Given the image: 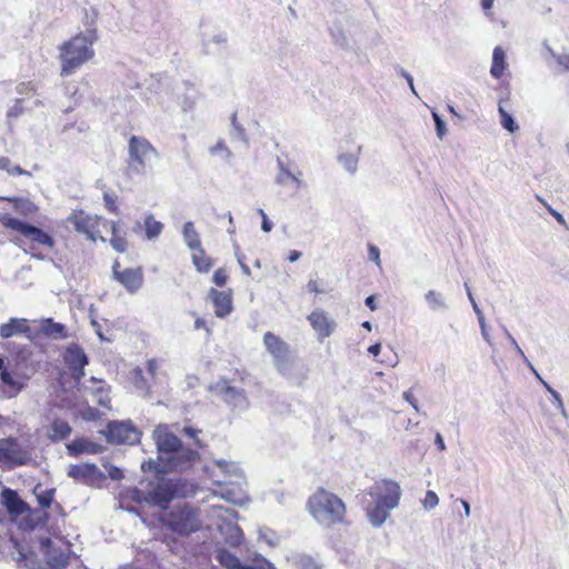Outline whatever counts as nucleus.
Instances as JSON below:
<instances>
[{
    "mask_svg": "<svg viewBox=\"0 0 569 569\" xmlns=\"http://www.w3.org/2000/svg\"><path fill=\"white\" fill-rule=\"evenodd\" d=\"M557 62L566 70L569 71V54L558 56Z\"/></svg>",
    "mask_w": 569,
    "mask_h": 569,
    "instance_id": "63",
    "label": "nucleus"
},
{
    "mask_svg": "<svg viewBox=\"0 0 569 569\" xmlns=\"http://www.w3.org/2000/svg\"><path fill=\"white\" fill-rule=\"evenodd\" d=\"M216 559L227 569H276L273 563L260 555L254 556L252 565H242L233 553L224 548L217 549Z\"/></svg>",
    "mask_w": 569,
    "mask_h": 569,
    "instance_id": "13",
    "label": "nucleus"
},
{
    "mask_svg": "<svg viewBox=\"0 0 569 569\" xmlns=\"http://www.w3.org/2000/svg\"><path fill=\"white\" fill-rule=\"evenodd\" d=\"M120 263L116 261L112 266L114 279L120 282L130 293H136L143 283V273L141 268H127L119 270Z\"/></svg>",
    "mask_w": 569,
    "mask_h": 569,
    "instance_id": "18",
    "label": "nucleus"
},
{
    "mask_svg": "<svg viewBox=\"0 0 569 569\" xmlns=\"http://www.w3.org/2000/svg\"><path fill=\"white\" fill-rule=\"evenodd\" d=\"M236 258L238 260V263L242 270V272L246 274V276H250L251 271H250V268L244 263L243 259H244V256L240 252L239 250V247L236 246Z\"/></svg>",
    "mask_w": 569,
    "mask_h": 569,
    "instance_id": "55",
    "label": "nucleus"
},
{
    "mask_svg": "<svg viewBox=\"0 0 569 569\" xmlns=\"http://www.w3.org/2000/svg\"><path fill=\"white\" fill-rule=\"evenodd\" d=\"M307 289H308V291L315 292V293L326 292V290L319 286L318 281L312 280V279L309 280V282L307 283Z\"/></svg>",
    "mask_w": 569,
    "mask_h": 569,
    "instance_id": "59",
    "label": "nucleus"
},
{
    "mask_svg": "<svg viewBox=\"0 0 569 569\" xmlns=\"http://www.w3.org/2000/svg\"><path fill=\"white\" fill-rule=\"evenodd\" d=\"M292 563L297 569H321V565L315 558L305 553L293 556Z\"/></svg>",
    "mask_w": 569,
    "mask_h": 569,
    "instance_id": "37",
    "label": "nucleus"
},
{
    "mask_svg": "<svg viewBox=\"0 0 569 569\" xmlns=\"http://www.w3.org/2000/svg\"><path fill=\"white\" fill-rule=\"evenodd\" d=\"M166 521L172 531L189 535L201 526L200 510L189 503H179L168 512Z\"/></svg>",
    "mask_w": 569,
    "mask_h": 569,
    "instance_id": "8",
    "label": "nucleus"
},
{
    "mask_svg": "<svg viewBox=\"0 0 569 569\" xmlns=\"http://www.w3.org/2000/svg\"><path fill=\"white\" fill-rule=\"evenodd\" d=\"M23 112L22 101L20 99H17L14 101V104L11 106L7 112L8 119H16L19 116H21Z\"/></svg>",
    "mask_w": 569,
    "mask_h": 569,
    "instance_id": "49",
    "label": "nucleus"
},
{
    "mask_svg": "<svg viewBox=\"0 0 569 569\" xmlns=\"http://www.w3.org/2000/svg\"><path fill=\"white\" fill-rule=\"evenodd\" d=\"M134 386L138 390L148 393L149 387L143 378L142 370L140 368H137L134 370Z\"/></svg>",
    "mask_w": 569,
    "mask_h": 569,
    "instance_id": "45",
    "label": "nucleus"
},
{
    "mask_svg": "<svg viewBox=\"0 0 569 569\" xmlns=\"http://www.w3.org/2000/svg\"><path fill=\"white\" fill-rule=\"evenodd\" d=\"M42 331L54 339L64 337L66 327L62 323L54 322L52 319H44L41 323Z\"/></svg>",
    "mask_w": 569,
    "mask_h": 569,
    "instance_id": "35",
    "label": "nucleus"
},
{
    "mask_svg": "<svg viewBox=\"0 0 569 569\" xmlns=\"http://www.w3.org/2000/svg\"><path fill=\"white\" fill-rule=\"evenodd\" d=\"M89 385L86 382L79 387V390H82L84 395H91L92 400L96 401L102 408H110V398H109V389L106 388L102 380H98L96 378H91L89 380Z\"/></svg>",
    "mask_w": 569,
    "mask_h": 569,
    "instance_id": "21",
    "label": "nucleus"
},
{
    "mask_svg": "<svg viewBox=\"0 0 569 569\" xmlns=\"http://www.w3.org/2000/svg\"><path fill=\"white\" fill-rule=\"evenodd\" d=\"M161 475L156 472L153 479L148 481L146 489L134 490L133 499L139 502L144 501L160 508H167L173 498L181 496L180 482Z\"/></svg>",
    "mask_w": 569,
    "mask_h": 569,
    "instance_id": "4",
    "label": "nucleus"
},
{
    "mask_svg": "<svg viewBox=\"0 0 569 569\" xmlns=\"http://www.w3.org/2000/svg\"><path fill=\"white\" fill-rule=\"evenodd\" d=\"M128 169L136 174L146 173L159 158L157 149L143 137L132 136L128 142Z\"/></svg>",
    "mask_w": 569,
    "mask_h": 569,
    "instance_id": "7",
    "label": "nucleus"
},
{
    "mask_svg": "<svg viewBox=\"0 0 569 569\" xmlns=\"http://www.w3.org/2000/svg\"><path fill=\"white\" fill-rule=\"evenodd\" d=\"M213 510L218 512V517L222 519V522L219 525V531L224 538V541L231 547L239 546L243 535L240 527L232 521L237 512L233 509H222L221 507H213Z\"/></svg>",
    "mask_w": 569,
    "mask_h": 569,
    "instance_id": "11",
    "label": "nucleus"
},
{
    "mask_svg": "<svg viewBox=\"0 0 569 569\" xmlns=\"http://www.w3.org/2000/svg\"><path fill=\"white\" fill-rule=\"evenodd\" d=\"M197 94L196 91L192 89L190 93H186L183 96V99L181 101V108L183 111H190L193 109L196 103Z\"/></svg>",
    "mask_w": 569,
    "mask_h": 569,
    "instance_id": "44",
    "label": "nucleus"
},
{
    "mask_svg": "<svg viewBox=\"0 0 569 569\" xmlns=\"http://www.w3.org/2000/svg\"><path fill=\"white\" fill-rule=\"evenodd\" d=\"M362 152V146L358 144L352 151L341 152L338 156L339 163L351 174H355L358 170V162Z\"/></svg>",
    "mask_w": 569,
    "mask_h": 569,
    "instance_id": "29",
    "label": "nucleus"
},
{
    "mask_svg": "<svg viewBox=\"0 0 569 569\" xmlns=\"http://www.w3.org/2000/svg\"><path fill=\"white\" fill-rule=\"evenodd\" d=\"M400 497L401 490L399 485L393 481H386L383 490L377 500L390 511L398 507Z\"/></svg>",
    "mask_w": 569,
    "mask_h": 569,
    "instance_id": "24",
    "label": "nucleus"
},
{
    "mask_svg": "<svg viewBox=\"0 0 569 569\" xmlns=\"http://www.w3.org/2000/svg\"><path fill=\"white\" fill-rule=\"evenodd\" d=\"M209 297L212 300L214 313L217 317L223 318L231 312L232 298L230 293L212 288L209 292Z\"/></svg>",
    "mask_w": 569,
    "mask_h": 569,
    "instance_id": "23",
    "label": "nucleus"
},
{
    "mask_svg": "<svg viewBox=\"0 0 569 569\" xmlns=\"http://www.w3.org/2000/svg\"><path fill=\"white\" fill-rule=\"evenodd\" d=\"M12 167H13V164L11 163V160L9 158H7V157L0 158V170H4L8 173H11Z\"/></svg>",
    "mask_w": 569,
    "mask_h": 569,
    "instance_id": "62",
    "label": "nucleus"
},
{
    "mask_svg": "<svg viewBox=\"0 0 569 569\" xmlns=\"http://www.w3.org/2000/svg\"><path fill=\"white\" fill-rule=\"evenodd\" d=\"M96 29H88L60 46L61 76L68 77L94 57Z\"/></svg>",
    "mask_w": 569,
    "mask_h": 569,
    "instance_id": "2",
    "label": "nucleus"
},
{
    "mask_svg": "<svg viewBox=\"0 0 569 569\" xmlns=\"http://www.w3.org/2000/svg\"><path fill=\"white\" fill-rule=\"evenodd\" d=\"M439 503V498L436 492L429 490L427 491L425 499L422 500V506L426 510L435 509Z\"/></svg>",
    "mask_w": 569,
    "mask_h": 569,
    "instance_id": "42",
    "label": "nucleus"
},
{
    "mask_svg": "<svg viewBox=\"0 0 569 569\" xmlns=\"http://www.w3.org/2000/svg\"><path fill=\"white\" fill-rule=\"evenodd\" d=\"M68 221L73 226L74 230L83 233L88 240L96 241L99 237V223L101 218L98 216H90L82 210L73 211Z\"/></svg>",
    "mask_w": 569,
    "mask_h": 569,
    "instance_id": "14",
    "label": "nucleus"
},
{
    "mask_svg": "<svg viewBox=\"0 0 569 569\" xmlns=\"http://www.w3.org/2000/svg\"><path fill=\"white\" fill-rule=\"evenodd\" d=\"M90 446V443L86 440H74L72 441L70 445H68V451L69 453L71 455H80L82 452H87L89 451L88 450V447Z\"/></svg>",
    "mask_w": 569,
    "mask_h": 569,
    "instance_id": "41",
    "label": "nucleus"
},
{
    "mask_svg": "<svg viewBox=\"0 0 569 569\" xmlns=\"http://www.w3.org/2000/svg\"><path fill=\"white\" fill-rule=\"evenodd\" d=\"M432 118H433V121H435V124H436V131H437V136L439 139H442L443 136L446 134V123L445 121L440 118V116L437 113V112H432Z\"/></svg>",
    "mask_w": 569,
    "mask_h": 569,
    "instance_id": "48",
    "label": "nucleus"
},
{
    "mask_svg": "<svg viewBox=\"0 0 569 569\" xmlns=\"http://www.w3.org/2000/svg\"><path fill=\"white\" fill-rule=\"evenodd\" d=\"M369 259L376 262L378 267H381L380 250L373 244H369L368 248Z\"/></svg>",
    "mask_w": 569,
    "mask_h": 569,
    "instance_id": "54",
    "label": "nucleus"
},
{
    "mask_svg": "<svg viewBox=\"0 0 569 569\" xmlns=\"http://www.w3.org/2000/svg\"><path fill=\"white\" fill-rule=\"evenodd\" d=\"M160 365H159V361L156 360V359H150L148 362H147V370L149 372V375L151 377H154L158 369H159Z\"/></svg>",
    "mask_w": 569,
    "mask_h": 569,
    "instance_id": "58",
    "label": "nucleus"
},
{
    "mask_svg": "<svg viewBox=\"0 0 569 569\" xmlns=\"http://www.w3.org/2000/svg\"><path fill=\"white\" fill-rule=\"evenodd\" d=\"M0 222L3 227L8 229H12L19 232L23 239L17 238L14 242L20 247H23L27 241L31 242L29 249H24L26 252H30L32 257L42 260L43 257L39 253H34L36 244H41L48 248H52L54 246L53 238L41 230L40 228L29 224L22 220L11 217L8 213L0 216Z\"/></svg>",
    "mask_w": 569,
    "mask_h": 569,
    "instance_id": "6",
    "label": "nucleus"
},
{
    "mask_svg": "<svg viewBox=\"0 0 569 569\" xmlns=\"http://www.w3.org/2000/svg\"><path fill=\"white\" fill-rule=\"evenodd\" d=\"M110 244L116 251L124 252L127 250L128 242L123 236L113 234V237L110 240Z\"/></svg>",
    "mask_w": 569,
    "mask_h": 569,
    "instance_id": "43",
    "label": "nucleus"
},
{
    "mask_svg": "<svg viewBox=\"0 0 569 569\" xmlns=\"http://www.w3.org/2000/svg\"><path fill=\"white\" fill-rule=\"evenodd\" d=\"M30 331L28 321L24 318H10L8 322L0 326V337L9 339L13 336L27 333Z\"/></svg>",
    "mask_w": 569,
    "mask_h": 569,
    "instance_id": "26",
    "label": "nucleus"
},
{
    "mask_svg": "<svg viewBox=\"0 0 569 569\" xmlns=\"http://www.w3.org/2000/svg\"><path fill=\"white\" fill-rule=\"evenodd\" d=\"M308 320L310 321V325L315 331L318 333L320 340L329 337L336 328V322L330 319L328 315L322 310L312 311L309 315Z\"/></svg>",
    "mask_w": 569,
    "mask_h": 569,
    "instance_id": "22",
    "label": "nucleus"
},
{
    "mask_svg": "<svg viewBox=\"0 0 569 569\" xmlns=\"http://www.w3.org/2000/svg\"><path fill=\"white\" fill-rule=\"evenodd\" d=\"M68 476L78 482L91 487H101L106 475L93 463L71 465Z\"/></svg>",
    "mask_w": 569,
    "mask_h": 569,
    "instance_id": "12",
    "label": "nucleus"
},
{
    "mask_svg": "<svg viewBox=\"0 0 569 569\" xmlns=\"http://www.w3.org/2000/svg\"><path fill=\"white\" fill-rule=\"evenodd\" d=\"M402 398H403L408 403H410V406H411L416 411H418V410H419V407H418V405H417V401H416V399L413 398L412 392H411L410 390L405 391V392L402 393Z\"/></svg>",
    "mask_w": 569,
    "mask_h": 569,
    "instance_id": "60",
    "label": "nucleus"
},
{
    "mask_svg": "<svg viewBox=\"0 0 569 569\" xmlns=\"http://www.w3.org/2000/svg\"><path fill=\"white\" fill-rule=\"evenodd\" d=\"M273 224L271 221H269L267 214H263V218H262V223H261V229L264 231V232H269L271 231Z\"/></svg>",
    "mask_w": 569,
    "mask_h": 569,
    "instance_id": "64",
    "label": "nucleus"
},
{
    "mask_svg": "<svg viewBox=\"0 0 569 569\" xmlns=\"http://www.w3.org/2000/svg\"><path fill=\"white\" fill-rule=\"evenodd\" d=\"M152 439L157 448V460L142 463L141 468L158 473L168 471H184L197 460L199 452L188 445H183L168 425L160 423L152 431Z\"/></svg>",
    "mask_w": 569,
    "mask_h": 569,
    "instance_id": "1",
    "label": "nucleus"
},
{
    "mask_svg": "<svg viewBox=\"0 0 569 569\" xmlns=\"http://www.w3.org/2000/svg\"><path fill=\"white\" fill-rule=\"evenodd\" d=\"M2 503L11 515H22L27 510V505L22 501L14 490L6 488L2 490Z\"/></svg>",
    "mask_w": 569,
    "mask_h": 569,
    "instance_id": "27",
    "label": "nucleus"
},
{
    "mask_svg": "<svg viewBox=\"0 0 569 569\" xmlns=\"http://www.w3.org/2000/svg\"><path fill=\"white\" fill-rule=\"evenodd\" d=\"M506 52L501 47H496L492 52L491 76L500 79L506 70Z\"/></svg>",
    "mask_w": 569,
    "mask_h": 569,
    "instance_id": "33",
    "label": "nucleus"
},
{
    "mask_svg": "<svg viewBox=\"0 0 569 569\" xmlns=\"http://www.w3.org/2000/svg\"><path fill=\"white\" fill-rule=\"evenodd\" d=\"M499 114H500V123L501 126L509 132L513 133L516 132L519 127L518 124L515 122L512 116L510 113H508L505 108L499 104Z\"/></svg>",
    "mask_w": 569,
    "mask_h": 569,
    "instance_id": "38",
    "label": "nucleus"
},
{
    "mask_svg": "<svg viewBox=\"0 0 569 569\" xmlns=\"http://www.w3.org/2000/svg\"><path fill=\"white\" fill-rule=\"evenodd\" d=\"M214 465L228 477L234 478L230 482H218L214 495L233 505H243L248 501L244 490L246 479L241 468L232 461L223 459L214 460Z\"/></svg>",
    "mask_w": 569,
    "mask_h": 569,
    "instance_id": "5",
    "label": "nucleus"
},
{
    "mask_svg": "<svg viewBox=\"0 0 569 569\" xmlns=\"http://www.w3.org/2000/svg\"><path fill=\"white\" fill-rule=\"evenodd\" d=\"M27 376L9 370L0 358V390L3 398H16L27 387Z\"/></svg>",
    "mask_w": 569,
    "mask_h": 569,
    "instance_id": "10",
    "label": "nucleus"
},
{
    "mask_svg": "<svg viewBox=\"0 0 569 569\" xmlns=\"http://www.w3.org/2000/svg\"><path fill=\"white\" fill-rule=\"evenodd\" d=\"M425 301L428 309L432 312H443L450 309V305L446 296L437 290H428L425 293Z\"/></svg>",
    "mask_w": 569,
    "mask_h": 569,
    "instance_id": "28",
    "label": "nucleus"
},
{
    "mask_svg": "<svg viewBox=\"0 0 569 569\" xmlns=\"http://www.w3.org/2000/svg\"><path fill=\"white\" fill-rule=\"evenodd\" d=\"M227 43V36L226 33H218L212 37L211 40L204 43V50L207 53L211 52V44H218V46H226Z\"/></svg>",
    "mask_w": 569,
    "mask_h": 569,
    "instance_id": "47",
    "label": "nucleus"
},
{
    "mask_svg": "<svg viewBox=\"0 0 569 569\" xmlns=\"http://www.w3.org/2000/svg\"><path fill=\"white\" fill-rule=\"evenodd\" d=\"M227 273L224 270L222 269H218L214 271L213 273V277H212V281L218 286V287H223L227 282Z\"/></svg>",
    "mask_w": 569,
    "mask_h": 569,
    "instance_id": "52",
    "label": "nucleus"
},
{
    "mask_svg": "<svg viewBox=\"0 0 569 569\" xmlns=\"http://www.w3.org/2000/svg\"><path fill=\"white\" fill-rule=\"evenodd\" d=\"M31 460L30 451L13 438L0 439V463L8 468L23 466Z\"/></svg>",
    "mask_w": 569,
    "mask_h": 569,
    "instance_id": "9",
    "label": "nucleus"
},
{
    "mask_svg": "<svg viewBox=\"0 0 569 569\" xmlns=\"http://www.w3.org/2000/svg\"><path fill=\"white\" fill-rule=\"evenodd\" d=\"M260 538L264 539L266 542L269 545V546H274L277 545V539L274 537V533L269 531V532H264V531H260Z\"/></svg>",
    "mask_w": 569,
    "mask_h": 569,
    "instance_id": "61",
    "label": "nucleus"
},
{
    "mask_svg": "<svg viewBox=\"0 0 569 569\" xmlns=\"http://www.w3.org/2000/svg\"><path fill=\"white\" fill-rule=\"evenodd\" d=\"M279 173L276 177V183L280 186H289L291 184L293 189L298 190L302 187V181L299 178L301 176V172L298 171H291L288 166L284 164V162L280 159L277 160Z\"/></svg>",
    "mask_w": 569,
    "mask_h": 569,
    "instance_id": "25",
    "label": "nucleus"
},
{
    "mask_svg": "<svg viewBox=\"0 0 569 569\" xmlns=\"http://www.w3.org/2000/svg\"><path fill=\"white\" fill-rule=\"evenodd\" d=\"M231 122L233 127L231 132L232 137L247 143L244 129L237 122L236 114L232 116Z\"/></svg>",
    "mask_w": 569,
    "mask_h": 569,
    "instance_id": "46",
    "label": "nucleus"
},
{
    "mask_svg": "<svg viewBox=\"0 0 569 569\" xmlns=\"http://www.w3.org/2000/svg\"><path fill=\"white\" fill-rule=\"evenodd\" d=\"M106 470H107L108 477L111 478L112 480H120L123 478L122 470L116 466H111V465L106 466Z\"/></svg>",
    "mask_w": 569,
    "mask_h": 569,
    "instance_id": "53",
    "label": "nucleus"
},
{
    "mask_svg": "<svg viewBox=\"0 0 569 569\" xmlns=\"http://www.w3.org/2000/svg\"><path fill=\"white\" fill-rule=\"evenodd\" d=\"M182 239L186 246L190 249H199L202 246L200 234L197 231L194 223L188 221L182 227Z\"/></svg>",
    "mask_w": 569,
    "mask_h": 569,
    "instance_id": "31",
    "label": "nucleus"
},
{
    "mask_svg": "<svg viewBox=\"0 0 569 569\" xmlns=\"http://www.w3.org/2000/svg\"><path fill=\"white\" fill-rule=\"evenodd\" d=\"M201 432L202 431L200 429H197V428H193V427H190V426L183 427L182 430H181V433L183 436L188 437L189 439H192L194 446H197L199 448L203 447L202 441L199 439V435Z\"/></svg>",
    "mask_w": 569,
    "mask_h": 569,
    "instance_id": "40",
    "label": "nucleus"
},
{
    "mask_svg": "<svg viewBox=\"0 0 569 569\" xmlns=\"http://www.w3.org/2000/svg\"><path fill=\"white\" fill-rule=\"evenodd\" d=\"M537 199H538L541 203H543V204L546 206V208L548 209V211H549V212H550V213L556 218V220H557L559 223H565V222H566V221H565L563 216H562L561 213H559L558 211H556L555 209H552L550 206H548L541 197L537 196Z\"/></svg>",
    "mask_w": 569,
    "mask_h": 569,
    "instance_id": "56",
    "label": "nucleus"
},
{
    "mask_svg": "<svg viewBox=\"0 0 569 569\" xmlns=\"http://www.w3.org/2000/svg\"><path fill=\"white\" fill-rule=\"evenodd\" d=\"M367 517L373 527L379 528L388 519L389 510L376 500L372 505L367 507Z\"/></svg>",
    "mask_w": 569,
    "mask_h": 569,
    "instance_id": "30",
    "label": "nucleus"
},
{
    "mask_svg": "<svg viewBox=\"0 0 569 569\" xmlns=\"http://www.w3.org/2000/svg\"><path fill=\"white\" fill-rule=\"evenodd\" d=\"M109 442L134 445L139 441V431L127 422H111L107 433Z\"/></svg>",
    "mask_w": 569,
    "mask_h": 569,
    "instance_id": "17",
    "label": "nucleus"
},
{
    "mask_svg": "<svg viewBox=\"0 0 569 569\" xmlns=\"http://www.w3.org/2000/svg\"><path fill=\"white\" fill-rule=\"evenodd\" d=\"M143 227L146 231V239L154 240L157 239L163 231V223L156 220L153 213L148 212L143 218Z\"/></svg>",
    "mask_w": 569,
    "mask_h": 569,
    "instance_id": "32",
    "label": "nucleus"
},
{
    "mask_svg": "<svg viewBox=\"0 0 569 569\" xmlns=\"http://www.w3.org/2000/svg\"><path fill=\"white\" fill-rule=\"evenodd\" d=\"M64 361L72 371L73 379L79 382L84 376L83 369L88 363V358L83 350L77 345L69 346L64 353Z\"/></svg>",
    "mask_w": 569,
    "mask_h": 569,
    "instance_id": "20",
    "label": "nucleus"
},
{
    "mask_svg": "<svg viewBox=\"0 0 569 569\" xmlns=\"http://www.w3.org/2000/svg\"><path fill=\"white\" fill-rule=\"evenodd\" d=\"M47 563L52 569H63L68 566L70 560V546L66 542H52L50 539L42 541Z\"/></svg>",
    "mask_w": 569,
    "mask_h": 569,
    "instance_id": "16",
    "label": "nucleus"
},
{
    "mask_svg": "<svg viewBox=\"0 0 569 569\" xmlns=\"http://www.w3.org/2000/svg\"><path fill=\"white\" fill-rule=\"evenodd\" d=\"M308 509L316 521L326 527L342 522L346 515L343 501L325 489H318L309 498Z\"/></svg>",
    "mask_w": 569,
    "mask_h": 569,
    "instance_id": "3",
    "label": "nucleus"
},
{
    "mask_svg": "<svg viewBox=\"0 0 569 569\" xmlns=\"http://www.w3.org/2000/svg\"><path fill=\"white\" fill-rule=\"evenodd\" d=\"M69 423L61 419H56L51 425V438L54 440L66 439L71 433Z\"/></svg>",
    "mask_w": 569,
    "mask_h": 569,
    "instance_id": "36",
    "label": "nucleus"
},
{
    "mask_svg": "<svg viewBox=\"0 0 569 569\" xmlns=\"http://www.w3.org/2000/svg\"><path fill=\"white\" fill-rule=\"evenodd\" d=\"M212 391L218 396L222 397V399L231 407L239 411H244L249 407V401L244 395L242 389H237L229 385L226 380L217 381L212 387Z\"/></svg>",
    "mask_w": 569,
    "mask_h": 569,
    "instance_id": "15",
    "label": "nucleus"
},
{
    "mask_svg": "<svg viewBox=\"0 0 569 569\" xmlns=\"http://www.w3.org/2000/svg\"><path fill=\"white\" fill-rule=\"evenodd\" d=\"M263 345L266 349L271 353L274 365L279 371H283L288 361L289 347L278 336L266 332L263 336Z\"/></svg>",
    "mask_w": 569,
    "mask_h": 569,
    "instance_id": "19",
    "label": "nucleus"
},
{
    "mask_svg": "<svg viewBox=\"0 0 569 569\" xmlns=\"http://www.w3.org/2000/svg\"><path fill=\"white\" fill-rule=\"evenodd\" d=\"M14 210L23 216H29L36 212L37 207L29 200L18 199L14 200Z\"/></svg>",
    "mask_w": 569,
    "mask_h": 569,
    "instance_id": "39",
    "label": "nucleus"
},
{
    "mask_svg": "<svg viewBox=\"0 0 569 569\" xmlns=\"http://www.w3.org/2000/svg\"><path fill=\"white\" fill-rule=\"evenodd\" d=\"M192 251V262L196 269L201 272H208L212 267L211 259L206 254L203 247H199V249H193Z\"/></svg>",
    "mask_w": 569,
    "mask_h": 569,
    "instance_id": "34",
    "label": "nucleus"
},
{
    "mask_svg": "<svg viewBox=\"0 0 569 569\" xmlns=\"http://www.w3.org/2000/svg\"><path fill=\"white\" fill-rule=\"evenodd\" d=\"M103 201H104L106 208L110 212L118 213V206L116 203V199L112 196H110L108 192H104L103 193Z\"/></svg>",
    "mask_w": 569,
    "mask_h": 569,
    "instance_id": "51",
    "label": "nucleus"
},
{
    "mask_svg": "<svg viewBox=\"0 0 569 569\" xmlns=\"http://www.w3.org/2000/svg\"><path fill=\"white\" fill-rule=\"evenodd\" d=\"M210 152L212 154L222 152L226 159H229L231 157V151L228 149V147L224 144L222 140L218 141L213 147H211Z\"/></svg>",
    "mask_w": 569,
    "mask_h": 569,
    "instance_id": "50",
    "label": "nucleus"
},
{
    "mask_svg": "<svg viewBox=\"0 0 569 569\" xmlns=\"http://www.w3.org/2000/svg\"><path fill=\"white\" fill-rule=\"evenodd\" d=\"M399 73H400L401 77H403L407 80V83L409 84L410 90L412 91V93L417 96V91H416V88H415V84H413L412 76L408 71H406L405 69H400Z\"/></svg>",
    "mask_w": 569,
    "mask_h": 569,
    "instance_id": "57",
    "label": "nucleus"
}]
</instances>
